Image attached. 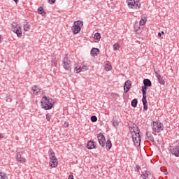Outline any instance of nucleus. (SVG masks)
Here are the masks:
<instances>
[{
	"instance_id": "1",
	"label": "nucleus",
	"mask_w": 179,
	"mask_h": 179,
	"mask_svg": "<svg viewBox=\"0 0 179 179\" xmlns=\"http://www.w3.org/2000/svg\"><path fill=\"white\" fill-rule=\"evenodd\" d=\"M130 132L132 134V139L135 146H139L141 145V135L139 134V128L136 125H134L132 127H129Z\"/></svg>"
},
{
	"instance_id": "2",
	"label": "nucleus",
	"mask_w": 179,
	"mask_h": 179,
	"mask_svg": "<svg viewBox=\"0 0 179 179\" xmlns=\"http://www.w3.org/2000/svg\"><path fill=\"white\" fill-rule=\"evenodd\" d=\"M83 27V22L76 21L74 22V24L71 27V31L73 34H78L80 31L82 27Z\"/></svg>"
},
{
	"instance_id": "3",
	"label": "nucleus",
	"mask_w": 179,
	"mask_h": 179,
	"mask_svg": "<svg viewBox=\"0 0 179 179\" xmlns=\"http://www.w3.org/2000/svg\"><path fill=\"white\" fill-rule=\"evenodd\" d=\"M164 127L163 124L158 122H153L152 124V129L154 132H157V134H160L162 131H163Z\"/></svg>"
},
{
	"instance_id": "4",
	"label": "nucleus",
	"mask_w": 179,
	"mask_h": 179,
	"mask_svg": "<svg viewBox=\"0 0 179 179\" xmlns=\"http://www.w3.org/2000/svg\"><path fill=\"white\" fill-rule=\"evenodd\" d=\"M11 30L17 34V37H22V27L19 26L17 23L13 22L12 24Z\"/></svg>"
},
{
	"instance_id": "5",
	"label": "nucleus",
	"mask_w": 179,
	"mask_h": 179,
	"mask_svg": "<svg viewBox=\"0 0 179 179\" xmlns=\"http://www.w3.org/2000/svg\"><path fill=\"white\" fill-rule=\"evenodd\" d=\"M143 85L144 86L141 87V91L143 95L146 96V90H148V87H150V86H152V81L148 78H145L143 80Z\"/></svg>"
},
{
	"instance_id": "6",
	"label": "nucleus",
	"mask_w": 179,
	"mask_h": 179,
	"mask_svg": "<svg viewBox=\"0 0 179 179\" xmlns=\"http://www.w3.org/2000/svg\"><path fill=\"white\" fill-rule=\"evenodd\" d=\"M128 6L131 9H138L140 8L139 0H127Z\"/></svg>"
},
{
	"instance_id": "7",
	"label": "nucleus",
	"mask_w": 179,
	"mask_h": 179,
	"mask_svg": "<svg viewBox=\"0 0 179 179\" xmlns=\"http://www.w3.org/2000/svg\"><path fill=\"white\" fill-rule=\"evenodd\" d=\"M62 66L66 71L71 69V61L68 59V55H65L62 61Z\"/></svg>"
},
{
	"instance_id": "8",
	"label": "nucleus",
	"mask_w": 179,
	"mask_h": 179,
	"mask_svg": "<svg viewBox=\"0 0 179 179\" xmlns=\"http://www.w3.org/2000/svg\"><path fill=\"white\" fill-rule=\"evenodd\" d=\"M169 150L171 155H173V156H176V157H179V145H178L170 146Z\"/></svg>"
},
{
	"instance_id": "9",
	"label": "nucleus",
	"mask_w": 179,
	"mask_h": 179,
	"mask_svg": "<svg viewBox=\"0 0 179 179\" xmlns=\"http://www.w3.org/2000/svg\"><path fill=\"white\" fill-rule=\"evenodd\" d=\"M97 138L99 145L102 148H104V146H106V137H104V135L102 133H99L97 136Z\"/></svg>"
},
{
	"instance_id": "10",
	"label": "nucleus",
	"mask_w": 179,
	"mask_h": 179,
	"mask_svg": "<svg viewBox=\"0 0 179 179\" xmlns=\"http://www.w3.org/2000/svg\"><path fill=\"white\" fill-rule=\"evenodd\" d=\"M41 103H48L50 106H52V107L54 106V100L51 98L48 99L45 96H43Z\"/></svg>"
},
{
	"instance_id": "11",
	"label": "nucleus",
	"mask_w": 179,
	"mask_h": 179,
	"mask_svg": "<svg viewBox=\"0 0 179 179\" xmlns=\"http://www.w3.org/2000/svg\"><path fill=\"white\" fill-rule=\"evenodd\" d=\"M131 80H127L124 83V93L129 92V89H131Z\"/></svg>"
},
{
	"instance_id": "12",
	"label": "nucleus",
	"mask_w": 179,
	"mask_h": 179,
	"mask_svg": "<svg viewBox=\"0 0 179 179\" xmlns=\"http://www.w3.org/2000/svg\"><path fill=\"white\" fill-rule=\"evenodd\" d=\"M16 160L19 163H24L26 162V159L24 157H22V155H20V152H17Z\"/></svg>"
},
{
	"instance_id": "13",
	"label": "nucleus",
	"mask_w": 179,
	"mask_h": 179,
	"mask_svg": "<svg viewBox=\"0 0 179 179\" xmlns=\"http://www.w3.org/2000/svg\"><path fill=\"white\" fill-rule=\"evenodd\" d=\"M58 166V159L57 158L50 159V166L52 168L57 167Z\"/></svg>"
},
{
	"instance_id": "14",
	"label": "nucleus",
	"mask_w": 179,
	"mask_h": 179,
	"mask_svg": "<svg viewBox=\"0 0 179 179\" xmlns=\"http://www.w3.org/2000/svg\"><path fill=\"white\" fill-rule=\"evenodd\" d=\"M41 106L44 110H51V108H52V105H50V103L47 102L41 103Z\"/></svg>"
},
{
	"instance_id": "15",
	"label": "nucleus",
	"mask_w": 179,
	"mask_h": 179,
	"mask_svg": "<svg viewBox=\"0 0 179 179\" xmlns=\"http://www.w3.org/2000/svg\"><path fill=\"white\" fill-rule=\"evenodd\" d=\"M99 53H100V50H99V48H93L91 50V55L92 57H96L99 55Z\"/></svg>"
},
{
	"instance_id": "16",
	"label": "nucleus",
	"mask_w": 179,
	"mask_h": 179,
	"mask_svg": "<svg viewBox=\"0 0 179 179\" xmlns=\"http://www.w3.org/2000/svg\"><path fill=\"white\" fill-rule=\"evenodd\" d=\"M142 103L143 106V110H148V100L146 99V95H143L142 98Z\"/></svg>"
},
{
	"instance_id": "17",
	"label": "nucleus",
	"mask_w": 179,
	"mask_h": 179,
	"mask_svg": "<svg viewBox=\"0 0 179 179\" xmlns=\"http://www.w3.org/2000/svg\"><path fill=\"white\" fill-rule=\"evenodd\" d=\"M150 176V172L148 171H144L142 172L141 178L143 179H149V176Z\"/></svg>"
},
{
	"instance_id": "18",
	"label": "nucleus",
	"mask_w": 179,
	"mask_h": 179,
	"mask_svg": "<svg viewBox=\"0 0 179 179\" xmlns=\"http://www.w3.org/2000/svg\"><path fill=\"white\" fill-rule=\"evenodd\" d=\"M156 73V77L157 78L160 85H164L165 81L164 79H163V77L160 76V74L157 73V72H155Z\"/></svg>"
},
{
	"instance_id": "19",
	"label": "nucleus",
	"mask_w": 179,
	"mask_h": 179,
	"mask_svg": "<svg viewBox=\"0 0 179 179\" xmlns=\"http://www.w3.org/2000/svg\"><path fill=\"white\" fill-rule=\"evenodd\" d=\"M31 90L33 92V94H37V93H40V92H41V89L36 85L32 87Z\"/></svg>"
},
{
	"instance_id": "20",
	"label": "nucleus",
	"mask_w": 179,
	"mask_h": 179,
	"mask_svg": "<svg viewBox=\"0 0 179 179\" xmlns=\"http://www.w3.org/2000/svg\"><path fill=\"white\" fill-rule=\"evenodd\" d=\"M146 136H147V139H148V141H150V142H152V143H155V138H153V136L152 135V134L150 132L147 131Z\"/></svg>"
},
{
	"instance_id": "21",
	"label": "nucleus",
	"mask_w": 179,
	"mask_h": 179,
	"mask_svg": "<svg viewBox=\"0 0 179 179\" xmlns=\"http://www.w3.org/2000/svg\"><path fill=\"white\" fill-rule=\"evenodd\" d=\"M87 149H94L96 148V144H94V141H90L87 144Z\"/></svg>"
},
{
	"instance_id": "22",
	"label": "nucleus",
	"mask_w": 179,
	"mask_h": 179,
	"mask_svg": "<svg viewBox=\"0 0 179 179\" xmlns=\"http://www.w3.org/2000/svg\"><path fill=\"white\" fill-rule=\"evenodd\" d=\"M112 146H113V144L111 143V141L107 140V141L106 143V148L107 149V150H110V149H111Z\"/></svg>"
},
{
	"instance_id": "23",
	"label": "nucleus",
	"mask_w": 179,
	"mask_h": 179,
	"mask_svg": "<svg viewBox=\"0 0 179 179\" xmlns=\"http://www.w3.org/2000/svg\"><path fill=\"white\" fill-rule=\"evenodd\" d=\"M38 12L39 15H41L42 16H45V11H44V8H43V7H39L38 8Z\"/></svg>"
},
{
	"instance_id": "24",
	"label": "nucleus",
	"mask_w": 179,
	"mask_h": 179,
	"mask_svg": "<svg viewBox=\"0 0 179 179\" xmlns=\"http://www.w3.org/2000/svg\"><path fill=\"white\" fill-rule=\"evenodd\" d=\"M138 106V99H134L131 101V107H134L135 108Z\"/></svg>"
},
{
	"instance_id": "25",
	"label": "nucleus",
	"mask_w": 179,
	"mask_h": 179,
	"mask_svg": "<svg viewBox=\"0 0 179 179\" xmlns=\"http://www.w3.org/2000/svg\"><path fill=\"white\" fill-rule=\"evenodd\" d=\"M112 124L113 125V127L115 128H117V127H118V125H119L118 120L117 119H113Z\"/></svg>"
},
{
	"instance_id": "26",
	"label": "nucleus",
	"mask_w": 179,
	"mask_h": 179,
	"mask_svg": "<svg viewBox=\"0 0 179 179\" xmlns=\"http://www.w3.org/2000/svg\"><path fill=\"white\" fill-rule=\"evenodd\" d=\"M24 31H29V30H30V25L29 24V23L26 22L24 24Z\"/></svg>"
},
{
	"instance_id": "27",
	"label": "nucleus",
	"mask_w": 179,
	"mask_h": 179,
	"mask_svg": "<svg viewBox=\"0 0 179 179\" xmlns=\"http://www.w3.org/2000/svg\"><path fill=\"white\" fill-rule=\"evenodd\" d=\"M94 38H95V40H97L98 41H100V39L101 38V35H100V33L96 32L94 34Z\"/></svg>"
},
{
	"instance_id": "28",
	"label": "nucleus",
	"mask_w": 179,
	"mask_h": 179,
	"mask_svg": "<svg viewBox=\"0 0 179 179\" xmlns=\"http://www.w3.org/2000/svg\"><path fill=\"white\" fill-rule=\"evenodd\" d=\"M74 72H76V73H79V72H82V66L75 67Z\"/></svg>"
},
{
	"instance_id": "29",
	"label": "nucleus",
	"mask_w": 179,
	"mask_h": 179,
	"mask_svg": "<svg viewBox=\"0 0 179 179\" xmlns=\"http://www.w3.org/2000/svg\"><path fill=\"white\" fill-rule=\"evenodd\" d=\"M140 26H145L146 24V20L145 18H141V20L139 22Z\"/></svg>"
},
{
	"instance_id": "30",
	"label": "nucleus",
	"mask_w": 179,
	"mask_h": 179,
	"mask_svg": "<svg viewBox=\"0 0 179 179\" xmlns=\"http://www.w3.org/2000/svg\"><path fill=\"white\" fill-rule=\"evenodd\" d=\"M0 179H8L5 173L0 172Z\"/></svg>"
},
{
	"instance_id": "31",
	"label": "nucleus",
	"mask_w": 179,
	"mask_h": 179,
	"mask_svg": "<svg viewBox=\"0 0 179 179\" xmlns=\"http://www.w3.org/2000/svg\"><path fill=\"white\" fill-rule=\"evenodd\" d=\"M50 159H57V157H55V152H54V151H51L50 152Z\"/></svg>"
},
{
	"instance_id": "32",
	"label": "nucleus",
	"mask_w": 179,
	"mask_h": 179,
	"mask_svg": "<svg viewBox=\"0 0 179 179\" xmlns=\"http://www.w3.org/2000/svg\"><path fill=\"white\" fill-rule=\"evenodd\" d=\"M113 50H115V51H118V50H120V45L117 43H115L113 45Z\"/></svg>"
},
{
	"instance_id": "33",
	"label": "nucleus",
	"mask_w": 179,
	"mask_h": 179,
	"mask_svg": "<svg viewBox=\"0 0 179 179\" xmlns=\"http://www.w3.org/2000/svg\"><path fill=\"white\" fill-rule=\"evenodd\" d=\"M105 69L106 71H110L111 69V65L108 64H105Z\"/></svg>"
},
{
	"instance_id": "34",
	"label": "nucleus",
	"mask_w": 179,
	"mask_h": 179,
	"mask_svg": "<svg viewBox=\"0 0 179 179\" xmlns=\"http://www.w3.org/2000/svg\"><path fill=\"white\" fill-rule=\"evenodd\" d=\"M91 121H92V122H96L97 121V117L95 115L92 116Z\"/></svg>"
},
{
	"instance_id": "35",
	"label": "nucleus",
	"mask_w": 179,
	"mask_h": 179,
	"mask_svg": "<svg viewBox=\"0 0 179 179\" xmlns=\"http://www.w3.org/2000/svg\"><path fill=\"white\" fill-rule=\"evenodd\" d=\"M85 71H87V66H81V72H85Z\"/></svg>"
},
{
	"instance_id": "36",
	"label": "nucleus",
	"mask_w": 179,
	"mask_h": 179,
	"mask_svg": "<svg viewBox=\"0 0 179 179\" xmlns=\"http://www.w3.org/2000/svg\"><path fill=\"white\" fill-rule=\"evenodd\" d=\"M46 120L48 122H50V120H51V115L50 113L46 114Z\"/></svg>"
},
{
	"instance_id": "37",
	"label": "nucleus",
	"mask_w": 179,
	"mask_h": 179,
	"mask_svg": "<svg viewBox=\"0 0 179 179\" xmlns=\"http://www.w3.org/2000/svg\"><path fill=\"white\" fill-rule=\"evenodd\" d=\"M6 101L10 103V101H12V98L10 96L6 97Z\"/></svg>"
},
{
	"instance_id": "38",
	"label": "nucleus",
	"mask_w": 179,
	"mask_h": 179,
	"mask_svg": "<svg viewBox=\"0 0 179 179\" xmlns=\"http://www.w3.org/2000/svg\"><path fill=\"white\" fill-rule=\"evenodd\" d=\"M135 170L136 171H139V170H141V166L139 165H136Z\"/></svg>"
},
{
	"instance_id": "39",
	"label": "nucleus",
	"mask_w": 179,
	"mask_h": 179,
	"mask_svg": "<svg viewBox=\"0 0 179 179\" xmlns=\"http://www.w3.org/2000/svg\"><path fill=\"white\" fill-rule=\"evenodd\" d=\"M48 1H49V3H50L51 5H54V3H55L56 0H48Z\"/></svg>"
},
{
	"instance_id": "40",
	"label": "nucleus",
	"mask_w": 179,
	"mask_h": 179,
	"mask_svg": "<svg viewBox=\"0 0 179 179\" xmlns=\"http://www.w3.org/2000/svg\"><path fill=\"white\" fill-rule=\"evenodd\" d=\"M64 127V128H68V127H69V123H68V122H65Z\"/></svg>"
},
{
	"instance_id": "41",
	"label": "nucleus",
	"mask_w": 179,
	"mask_h": 179,
	"mask_svg": "<svg viewBox=\"0 0 179 179\" xmlns=\"http://www.w3.org/2000/svg\"><path fill=\"white\" fill-rule=\"evenodd\" d=\"M69 179H73V176H72V175L69 176Z\"/></svg>"
},
{
	"instance_id": "42",
	"label": "nucleus",
	"mask_w": 179,
	"mask_h": 179,
	"mask_svg": "<svg viewBox=\"0 0 179 179\" xmlns=\"http://www.w3.org/2000/svg\"><path fill=\"white\" fill-rule=\"evenodd\" d=\"M0 139H3V136L1 134H0Z\"/></svg>"
},
{
	"instance_id": "43",
	"label": "nucleus",
	"mask_w": 179,
	"mask_h": 179,
	"mask_svg": "<svg viewBox=\"0 0 179 179\" xmlns=\"http://www.w3.org/2000/svg\"><path fill=\"white\" fill-rule=\"evenodd\" d=\"M158 36H159V37H162V33L159 32Z\"/></svg>"
},
{
	"instance_id": "44",
	"label": "nucleus",
	"mask_w": 179,
	"mask_h": 179,
	"mask_svg": "<svg viewBox=\"0 0 179 179\" xmlns=\"http://www.w3.org/2000/svg\"><path fill=\"white\" fill-rule=\"evenodd\" d=\"M14 2H15V3H17V2H19V0H13Z\"/></svg>"
},
{
	"instance_id": "45",
	"label": "nucleus",
	"mask_w": 179,
	"mask_h": 179,
	"mask_svg": "<svg viewBox=\"0 0 179 179\" xmlns=\"http://www.w3.org/2000/svg\"><path fill=\"white\" fill-rule=\"evenodd\" d=\"M161 33H162V34H164V31H163Z\"/></svg>"
},
{
	"instance_id": "46",
	"label": "nucleus",
	"mask_w": 179,
	"mask_h": 179,
	"mask_svg": "<svg viewBox=\"0 0 179 179\" xmlns=\"http://www.w3.org/2000/svg\"><path fill=\"white\" fill-rule=\"evenodd\" d=\"M115 96H118V94H115Z\"/></svg>"
},
{
	"instance_id": "47",
	"label": "nucleus",
	"mask_w": 179,
	"mask_h": 179,
	"mask_svg": "<svg viewBox=\"0 0 179 179\" xmlns=\"http://www.w3.org/2000/svg\"><path fill=\"white\" fill-rule=\"evenodd\" d=\"M168 173L166 172V173H165V174H167Z\"/></svg>"
}]
</instances>
